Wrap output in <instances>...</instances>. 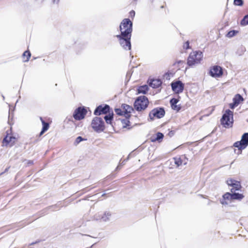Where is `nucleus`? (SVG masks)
<instances>
[{"mask_svg":"<svg viewBox=\"0 0 248 248\" xmlns=\"http://www.w3.org/2000/svg\"><path fill=\"white\" fill-rule=\"evenodd\" d=\"M220 122L225 128L232 127L233 122V112L230 109H227L223 114Z\"/></svg>","mask_w":248,"mask_h":248,"instance_id":"nucleus-2","label":"nucleus"},{"mask_svg":"<svg viewBox=\"0 0 248 248\" xmlns=\"http://www.w3.org/2000/svg\"><path fill=\"white\" fill-rule=\"evenodd\" d=\"M110 107L108 105H105L104 106L100 105L98 106L94 111L95 115H100L102 114H107L109 112Z\"/></svg>","mask_w":248,"mask_h":248,"instance_id":"nucleus-10","label":"nucleus"},{"mask_svg":"<svg viewBox=\"0 0 248 248\" xmlns=\"http://www.w3.org/2000/svg\"><path fill=\"white\" fill-rule=\"evenodd\" d=\"M202 58V52L200 51H194L190 53L187 59V63L190 66L200 63Z\"/></svg>","mask_w":248,"mask_h":248,"instance_id":"nucleus-3","label":"nucleus"},{"mask_svg":"<svg viewBox=\"0 0 248 248\" xmlns=\"http://www.w3.org/2000/svg\"><path fill=\"white\" fill-rule=\"evenodd\" d=\"M40 120L43 125L42 130H43V132H46L48 130L49 128V124L48 123L45 122L42 117H40Z\"/></svg>","mask_w":248,"mask_h":248,"instance_id":"nucleus-24","label":"nucleus"},{"mask_svg":"<svg viewBox=\"0 0 248 248\" xmlns=\"http://www.w3.org/2000/svg\"><path fill=\"white\" fill-rule=\"evenodd\" d=\"M162 84V81L159 79H153L149 83L151 87L153 88H157L159 87Z\"/></svg>","mask_w":248,"mask_h":248,"instance_id":"nucleus-15","label":"nucleus"},{"mask_svg":"<svg viewBox=\"0 0 248 248\" xmlns=\"http://www.w3.org/2000/svg\"><path fill=\"white\" fill-rule=\"evenodd\" d=\"M177 62H178V63H181V62H183V61H178Z\"/></svg>","mask_w":248,"mask_h":248,"instance_id":"nucleus-45","label":"nucleus"},{"mask_svg":"<svg viewBox=\"0 0 248 248\" xmlns=\"http://www.w3.org/2000/svg\"><path fill=\"white\" fill-rule=\"evenodd\" d=\"M122 123L123 124V127H126L128 125H129V124L130 123V122L129 121V120H128L127 119V118H126L125 119H123L122 120Z\"/></svg>","mask_w":248,"mask_h":248,"instance_id":"nucleus-33","label":"nucleus"},{"mask_svg":"<svg viewBox=\"0 0 248 248\" xmlns=\"http://www.w3.org/2000/svg\"><path fill=\"white\" fill-rule=\"evenodd\" d=\"M243 97L239 94H236L233 98V101L237 106L239 104L241 101H243Z\"/></svg>","mask_w":248,"mask_h":248,"instance_id":"nucleus-19","label":"nucleus"},{"mask_svg":"<svg viewBox=\"0 0 248 248\" xmlns=\"http://www.w3.org/2000/svg\"><path fill=\"white\" fill-rule=\"evenodd\" d=\"M115 112L118 115H124V111L121 108H115Z\"/></svg>","mask_w":248,"mask_h":248,"instance_id":"nucleus-32","label":"nucleus"},{"mask_svg":"<svg viewBox=\"0 0 248 248\" xmlns=\"http://www.w3.org/2000/svg\"><path fill=\"white\" fill-rule=\"evenodd\" d=\"M102 213H96L93 217V220H96V221H101L102 220Z\"/></svg>","mask_w":248,"mask_h":248,"instance_id":"nucleus-26","label":"nucleus"},{"mask_svg":"<svg viewBox=\"0 0 248 248\" xmlns=\"http://www.w3.org/2000/svg\"><path fill=\"white\" fill-rule=\"evenodd\" d=\"M2 97L3 100H4L5 99V97L3 95H2Z\"/></svg>","mask_w":248,"mask_h":248,"instance_id":"nucleus-47","label":"nucleus"},{"mask_svg":"<svg viewBox=\"0 0 248 248\" xmlns=\"http://www.w3.org/2000/svg\"><path fill=\"white\" fill-rule=\"evenodd\" d=\"M111 213L108 211H106L104 212V213H102V220L101 221L107 222L110 220V217H111Z\"/></svg>","mask_w":248,"mask_h":248,"instance_id":"nucleus-16","label":"nucleus"},{"mask_svg":"<svg viewBox=\"0 0 248 248\" xmlns=\"http://www.w3.org/2000/svg\"><path fill=\"white\" fill-rule=\"evenodd\" d=\"M237 33L238 31L232 30L228 32V33L226 35V36L229 38H231L235 35Z\"/></svg>","mask_w":248,"mask_h":248,"instance_id":"nucleus-28","label":"nucleus"},{"mask_svg":"<svg viewBox=\"0 0 248 248\" xmlns=\"http://www.w3.org/2000/svg\"><path fill=\"white\" fill-rule=\"evenodd\" d=\"M54 3H58L59 0H52Z\"/></svg>","mask_w":248,"mask_h":248,"instance_id":"nucleus-42","label":"nucleus"},{"mask_svg":"<svg viewBox=\"0 0 248 248\" xmlns=\"http://www.w3.org/2000/svg\"><path fill=\"white\" fill-rule=\"evenodd\" d=\"M184 48L186 49H189L190 48V46H189V42L187 41H186L184 45Z\"/></svg>","mask_w":248,"mask_h":248,"instance_id":"nucleus-36","label":"nucleus"},{"mask_svg":"<svg viewBox=\"0 0 248 248\" xmlns=\"http://www.w3.org/2000/svg\"><path fill=\"white\" fill-rule=\"evenodd\" d=\"M129 15L131 17H133L135 16V12L134 10H132L129 12Z\"/></svg>","mask_w":248,"mask_h":248,"instance_id":"nucleus-38","label":"nucleus"},{"mask_svg":"<svg viewBox=\"0 0 248 248\" xmlns=\"http://www.w3.org/2000/svg\"><path fill=\"white\" fill-rule=\"evenodd\" d=\"M45 132H43V130L42 129L41 132L40 133V136L42 135Z\"/></svg>","mask_w":248,"mask_h":248,"instance_id":"nucleus-43","label":"nucleus"},{"mask_svg":"<svg viewBox=\"0 0 248 248\" xmlns=\"http://www.w3.org/2000/svg\"><path fill=\"white\" fill-rule=\"evenodd\" d=\"M122 108L124 111V116L126 118H128L130 117V113L133 110V108L126 104H123Z\"/></svg>","mask_w":248,"mask_h":248,"instance_id":"nucleus-13","label":"nucleus"},{"mask_svg":"<svg viewBox=\"0 0 248 248\" xmlns=\"http://www.w3.org/2000/svg\"><path fill=\"white\" fill-rule=\"evenodd\" d=\"M32 163H33V162H32V161H31V160H29V161H28V165H31V164H32Z\"/></svg>","mask_w":248,"mask_h":248,"instance_id":"nucleus-40","label":"nucleus"},{"mask_svg":"<svg viewBox=\"0 0 248 248\" xmlns=\"http://www.w3.org/2000/svg\"><path fill=\"white\" fill-rule=\"evenodd\" d=\"M113 114L112 113L111 114L109 113L108 115H106L104 117V119L105 120L106 123L108 124H111V122L113 118Z\"/></svg>","mask_w":248,"mask_h":248,"instance_id":"nucleus-22","label":"nucleus"},{"mask_svg":"<svg viewBox=\"0 0 248 248\" xmlns=\"http://www.w3.org/2000/svg\"><path fill=\"white\" fill-rule=\"evenodd\" d=\"M232 200V194L229 192H226L223 196L222 199H220V203L223 205H227L229 202Z\"/></svg>","mask_w":248,"mask_h":248,"instance_id":"nucleus-12","label":"nucleus"},{"mask_svg":"<svg viewBox=\"0 0 248 248\" xmlns=\"http://www.w3.org/2000/svg\"><path fill=\"white\" fill-rule=\"evenodd\" d=\"M175 164L178 167L182 164V161L181 158H174Z\"/></svg>","mask_w":248,"mask_h":248,"instance_id":"nucleus-34","label":"nucleus"},{"mask_svg":"<svg viewBox=\"0 0 248 248\" xmlns=\"http://www.w3.org/2000/svg\"><path fill=\"white\" fill-rule=\"evenodd\" d=\"M171 86L172 91L177 93L183 92L184 89V84L180 80L172 82Z\"/></svg>","mask_w":248,"mask_h":248,"instance_id":"nucleus-9","label":"nucleus"},{"mask_svg":"<svg viewBox=\"0 0 248 248\" xmlns=\"http://www.w3.org/2000/svg\"><path fill=\"white\" fill-rule=\"evenodd\" d=\"M178 101V99L175 98H172L170 101L172 109L176 111H179L181 109L180 106L177 105Z\"/></svg>","mask_w":248,"mask_h":248,"instance_id":"nucleus-14","label":"nucleus"},{"mask_svg":"<svg viewBox=\"0 0 248 248\" xmlns=\"http://www.w3.org/2000/svg\"><path fill=\"white\" fill-rule=\"evenodd\" d=\"M9 167L7 168L5 170L4 172H6L7 171H8V170H9ZM3 173H4V172H1V173L0 174V175H2Z\"/></svg>","mask_w":248,"mask_h":248,"instance_id":"nucleus-41","label":"nucleus"},{"mask_svg":"<svg viewBox=\"0 0 248 248\" xmlns=\"http://www.w3.org/2000/svg\"><path fill=\"white\" fill-rule=\"evenodd\" d=\"M132 26V22L129 18H124L120 25L121 34L116 36L121 46L126 50L131 48L130 39L133 30Z\"/></svg>","mask_w":248,"mask_h":248,"instance_id":"nucleus-1","label":"nucleus"},{"mask_svg":"<svg viewBox=\"0 0 248 248\" xmlns=\"http://www.w3.org/2000/svg\"><path fill=\"white\" fill-rule=\"evenodd\" d=\"M165 111L163 108L158 107L152 109L149 114L151 120L153 121L155 118H161L165 115Z\"/></svg>","mask_w":248,"mask_h":248,"instance_id":"nucleus-7","label":"nucleus"},{"mask_svg":"<svg viewBox=\"0 0 248 248\" xmlns=\"http://www.w3.org/2000/svg\"><path fill=\"white\" fill-rule=\"evenodd\" d=\"M148 89V86L146 85H144L139 87L138 91L139 93L146 94Z\"/></svg>","mask_w":248,"mask_h":248,"instance_id":"nucleus-20","label":"nucleus"},{"mask_svg":"<svg viewBox=\"0 0 248 248\" xmlns=\"http://www.w3.org/2000/svg\"><path fill=\"white\" fill-rule=\"evenodd\" d=\"M229 106H230V108L231 109H233L235 107L237 106V105L236 104H235L233 101L232 103H230Z\"/></svg>","mask_w":248,"mask_h":248,"instance_id":"nucleus-37","label":"nucleus"},{"mask_svg":"<svg viewBox=\"0 0 248 248\" xmlns=\"http://www.w3.org/2000/svg\"><path fill=\"white\" fill-rule=\"evenodd\" d=\"M212 202V201H210L209 202L208 204H209L210 203V202Z\"/></svg>","mask_w":248,"mask_h":248,"instance_id":"nucleus-48","label":"nucleus"},{"mask_svg":"<svg viewBox=\"0 0 248 248\" xmlns=\"http://www.w3.org/2000/svg\"><path fill=\"white\" fill-rule=\"evenodd\" d=\"M248 146V133H244L240 141H236L233 144V146L238 148V152L236 153L239 155L241 154L242 150L245 149Z\"/></svg>","mask_w":248,"mask_h":248,"instance_id":"nucleus-4","label":"nucleus"},{"mask_svg":"<svg viewBox=\"0 0 248 248\" xmlns=\"http://www.w3.org/2000/svg\"><path fill=\"white\" fill-rule=\"evenodd\" d=\"M232 200H237L240 201L243 199L244 196L242 194H239L238 193H235V192L232 193Z\"/></svg>","mask_w":248,"mask_h":248,"instance_id":"nucleus-21","label":"nucleus"},{"mask_svg":"<svg viewBox=\"0 0 248 248\" xmlns=\"http://www.w3.org/2000/svg\"><path fill=\"white\" fill-rule=\"evenodd\" d=\"M164 137L163 134L161 132H157L156 135V137L155 139H152V141H159L160 140H162Z\"/></svg>","mask_w":248,"mask_h":248,"instance_id":"nucleus-23","label":"nucleus"},{"mask_svg":"<svg viewBox=\"0 0 248 248\" xmlns=\"http://www.w3.org/2000/svg\"><path fill=\"white\" fill-rule=\"evenodd\" d=\"M236 181H237L234 180L233 179H228L227 181V184H228V186H232V185H233L234 183H235V182H236Z\"/></svg>","mask_w":248,"mask_h":248,"instance_id":"nucleus-35","label":"nucleus"},{"mask_svg":"<svg viewBox=\"0 0 248 248\" xmlns=\"http://www.w3.org/2000/svg\"><path fill=\"white\" fill-rule=\"evenodd\" d=\"M36 242H35V243H31V245H33V244H36Z\"/></svg>","mask_w":248,"mask_h":248,"instance_id":"nucleus-49","label":"nucleus"},{"mask_svg":"<svg viewBox=\"0 0 248 248\" xmlns=\"http://www.w3.org/2000/svg\"><path fill=\"white\" fill-rule=\"evenodd\" d=\"M86 140V139H84L83 138H82L80 136H78V137L76 139V140L74 142V144L75 145H78V144H79L81 141H83V140Z\"/></svg>","mask_w":248,"mask_h":248,"instance_id":"nucleus-30","label":"nucleus"},{"mask_svg":"<svg viewBox=\"0 0 248 248\" xmlns=\"http://www.w3.org/2000/svg\"><path fill=\"white\" fill-rule=\"evenodd\" d=\"M126 162V160L124 159L120 163V165H124L125 164Z\"/></svg>","mask_w":248,"mask_h":248,"instance_id":"nucleus-39","label":"nucleus"},{"mask_svg":"<svg viewBox=\"0 0 248 248\" xmlns=\"http://www.w3.org/2000/svg\"><path fill=\"white\" fill-rule=\"evenodd\" d=\"M148 100L145 96L139 97L135 101L134 107L137 111L145 109L148 106Z\"/></svg>","mask_w":248,"mask_h":248,"instance_id":"nucleus-5","label":"nucleus"},{"mask_svg":"<svg viewBox=\"0 0 248 248\" xmlns=\"http://www.w3.org/2000/svg\"><path fill=\"white\" fill-rule=\"evenodd\" d=\"M120 169V166H118L116 168V170H119Z\"/></svg>","mask_w":248,"mask_h":248,"instance_id":"nucleus-46","label":"nucleus"},{"mask_svg":"<svg viewBox=\"0 0 248 248\" xmlns=\"http://www.w3.org/2000/svg\"><path fill=\"white\" fill-rule=\"evenodd\" d=\"M240 24L242 26L248 25V14L244 16L243 18L241 20Z\"/></svg>","mask_w":248,"mask_h":248,"instance_id":"nucleus-27","label":"nucleus"},{"mask_svg":"<svg viewBox=\"0 0 248 248\" xmlns=\"http://www.w3.org/2000/svg\"><path fill=\"white\" fill-rule=\"evenodd\" d=\"M15 139V138L14 137L7 135L3 140V143L5 144V145H7L12 141L14 142Z\"/></svg>","mask_w":248,"mask_h":248,"instance_id":"nucleus-18","label":"nucleus"},{"mask_svg":"<svg viewBox=\"0 0 248 248\" xmlns=\"http://www.w3.org/2000/svg\"><path fill=\"white\" fill-rule=\"evenodd\" d=\"M233 4L236 6H242L244 4L243 0H234Z\"/></svg>","mask_w":248,"mask_h":248,"instance_id":"nucleus-31","label":"nucleus"},{"mask_svg":"<svg viewBox=\"0 0 248 248\" xmlns=\"http://www.w3.org/2000/svg\"><path fill=\"white\" fill-rule=\"evenodd\" d=\"M87 112V110L84 107H78L75 110L73 117L76 120H80L84 118Z\"/></svg>","mask_w":248,"mask_h":248,"instance_id":"nucleus-8","label":"nucleus"},{"mask_svg":"<svg viewBox=\"0 0 248 248\" xmlns=\"http://www.w3.org/2000/svg\"><path fill=\"white\" fill-rule=\"evenodd\" d=\"M134 0V1H137L138 0Z\"/></svg>","mask_w":248,"mask_h":248,"instance_id":"nucleus-50","label":"nucleus"},{"mask_svg":"<svg viewBox=\"0 0 248 248\" xmlns=\"http://www.w3.org/2000/svg\"><path fill=\"white\" fill-rule=\"evenodd\" d=\"M232 187L231 189V192L232 193L235 192V191L240 190L242 187L240 182L237 181L235 182V183H234L233 185H232Z\"/></svg>","mask_w":248,"mask_h":248,"instance_id":"nucleus-17","label":"nucleus"},{"mask_svg":"<svg viewBox=\"0 0 248 248\" xmlns=\"http://www.w3.org/2000/svg\"><path fill=\"white\" fill-rule=\"evenodd\" d=\"M31 54L29 51H25L23 54V57L27 56V59L24 61V62H28L30 58L31 57Z\"/></svg>","mask_w":248,"mask_h":248,"instance_id":"nucleus-29","label":"nucleus"},{"mask_svg":"<svg viewBox=\"0 0 248 248\" xmlns=\"http://www.w3.org/2000/svg\"><path fill=\"white\" fill-rule=\"evenodd\" d=\"M129 156H130V155H129L127 157V158L124 159V160H126V161H127L129 159Z\"/></svg>","mask_w":248,"mask_h":248,"instance_id":"nucleus-44","label":"nucleus"},{"mask_svg":"<svg viewBox=\"0 0 248 248\" xmlns=\"http://www.w3.org/2000/svg\"><path fill=\"white\" fill-rule=\"evenodd\" d=\"M91 125L93 129L96 132H102L105 129V124L103 120L98 117H95L92 120Z\"/></svg>","mask_w":248,"mask_h":248,"instance_id":"nucleus-6","label":"nucleus"},{"mask_svg":"<svg viewBox=\"0 0 248 248\" xmlns=\"http://www.w3.org/2000/svg\"><path fill=\"white\" fill-rule=\"evenodd\" d=\"M56 207V205H53L51 206H49L46 209H44L43 210H42L41 211V212H42V213L41 214H40V216H43V215H45L46 214L48 209H52V210H55Z\"/></svg>","mask_w":248,"mask_h":248,"instance_id":"nucleus-25","label":"nucleus"},{"mask_svg":"<svg viewBox=\"0 0 248 248\" xmlns=\"http://www.w3.org/2000/svg\"><path fill=\"white\" fill-rule=\"evenodd\" d=\"M210 73L212 77L217 78L222 76L223 71L220 66L215 65L211 68Z\"/></svg>","mask_w":248,"mask_h":248,"instance_id":"nucleus-11","label":"nucleus"}]
</instances>
